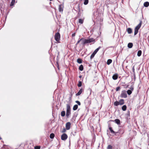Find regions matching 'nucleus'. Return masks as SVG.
<instances>
[{
	"label": "nucleus",
	"mask_w": 149,
	"mask_h": 149,
	"mask_svg": "<svg viewBox=\"0 0 149 149\" xmlns=\"http://www.w3.org/2000/svg\"><path fill=\"white\" fill-rule=\"evenodd\" d=\"M71 108L70 105L69 104H66V116L68 118L69 116L71 115Z\"/></svg>",
	"instance_id": "nucleus-1"
},
{
	"label": "nucleus",
	"mask_w": 149,
	"mask_h": 149,
	"mask_svg": "<svg viewBox=\"0 0 149 149\" xmlns=\"http://www.w3.org/2000/svg\"><path fill=\"white\" fill-rule=\"evenodd\" d=\"M141 25V22H140V23L137 25L134 29V35H136L138 32L139 29L140 28Z\"/></svg>",
	"instance_id": "nucleus-2"
},
{
	"label": "nucleus",
	"mask_w": 149,
	"mask_h": 149,
	"mask_svg": "<svg viewBox=\"0 0 149 149\" xmlns=\"http://www.w3.org/2000/svg\"><path fill=\"white\" fill-rule=\"evenodd\" d=\"M55 40L58 42H59L60 39V35L59 33H56L55 35Z\"/></svg>",
	"instance_id": "nucleus-3"
},
{
	"label": "nucleus",
	"mask_w": 149,
	"mask_h": 149,
	"mask_svg": "<svg viewBox=\"0 0 149 149\" xmlns=\"http://www.w3.org/2000/svg\"><path fill=\"white\" fill-rule=\"evenodd\" d=\"M127 96L126 91L125 90L122 91L120 95V97L122 98H126L127 97Z\"/></svg>",
	"instance_id": "nucleus-4"
},
{
	"label": "nucleus",
	"mask_w": 149,
	"mask_h": 149,
	"mask_svg": "<svg viewBox=\"0 0 149 149\" xmlns=\"http://www.w3.org/2000/svg\"><path fill=\"white\" fill-rule=\"evenodd\" d=\"M116 134V132L114 131H107V134L109 136H114Z\"/></svg>",
	"instance_id": "nucleus-5"
},
{
	"label": "nucleus",
	"mask_w": 149,
	"mask_h": 149,
	"mask_svg": "<svg viewBox=\"0 0 149 149\" xmlns=\"http://www.w3.org/2000/svg\"><path fill=\"white\" fill-rule=\"evenodd\" d=\"M109 121L115 122L118 125H120V120L118 119H115L114 120H111Z\"/></svg>",
	"instance_id": "nucleus-6"
},
{
	"label": "nucleus",
	"mask_w": 149,
	"mask_h": 149,
	"mask_svg": "<svg viewBox=\"0 0 149 149\" xmlns=\"http://www.w3.org/2000/svg\"><path fill=\"white\" fill-rule=\"evenodd\" d=\"M87 43H90L92 42H94L95 41V40L93 38H90L88 39H86Z\"/></svg>",
	"instance_id": "nucleus-7"
},
{
	"label": "nucleus",
	"mask_w": 149,
	"mask_h": 149,
	"mask_svg": "<svg viewBox=\"0 0 149 149\" xmlns=\"http://www.w3.org/2000/svg\"><path fill=\"white\" fill-rule=\"evenodd\" d=\"M68 138V136L65 134H63L61 136V139L63 140H65L67 139Z\"/></svg>",
	"instance_id": "nucleus-8"
},
{
	"label": "nucleus",
	"mask_w": 149,
	"mask_h": 149,
	"mask_svg": "<svg viewBox=\"0 0 149 149\" xmlns=\"http://www.w3.org/2000/svg\"><path fill=\"white\" fill-rule=\"evenodd\" d=\"M71 123L70 122H68L66 124V128L67 130H69L70 129Z\"/></svg>",
	"instance_id": "nucleus-9"
},
{
	"label": "nucleus",
	"mask_w": 149,
	"mask_h": 149,
	"mask_svg": "<svg viewBox=\"0 0 149 149\" xmlns=\"http://www.w3.org/2000/svg\"><path fill=\"white\" fill-rule=\"evenodd\" d=\"M63 6L62 4L59 5L58 6V10L59 12H62L63 10Z\"/></svg>",
	"instance_id": "nucleus-10"
},
{
	"label": "nucleus",
	"mask_w": 149,
	"mask_h": 149,
	"mask_svg": "<svg viewBox=\"0 0 149 149\" xmlns=\"http://www.w3.org/2000/svg\"><path fill=\"white\" fill-rule=\"evenodd\" d=\"M81 39H82V40H81V43L82 44L84 45L86 44H87L86 39H85L84 38H81Z\"/></svg>",
	"instance_id": "nucleus-11"
},
{
	"label": "nucleus",
	"mask_w": 149,
	"mask_h": 149,
	"mask_svg": "<svg viewBox=\"0 0 149 149\" xmlns=\"http://www.w3.org/2000/svg\"><path fill=\"white\" fill-rule=\"evenodd\" d=\"M118 78V74L117 73H115L112 76V78L114 80H116Z\"/></svg>",
	"instance_id": "nucleus-12"
},
{
	"label": "nucleus",
	"mask_w": 149,
	"mask_h": 149,
	"mask_svg": "<svg viewBox=\"0 0 149 149\" xmlns=\"http://www.w3.org/2000/svg\"><path fill=\"white\" fill-rule=\"evenodd\" d=\"M83 91V88H81L80 89V90H79V92H78V93H77V94H76V96H78V95H80L81 94Z\"/></svg>",
	"instance_id": "nucleus-13"
},
{
	"label": "nucleus",
	"mask_w": 149,
	"mask_h": 149,
	"mask_svg": "<svg viewBox=\"0 0 149 149\" xmlns=\"http://www.w3.org/2000/svg\"><path fill=\"white\" fill-rule=\"evenodd\" d=\"M127 31L128 34H131L132 33V30L130 28H129L127 29Z\"/></svg>",
	"instance_id": "nucleus-14"
},
{
	"label": "nucleus",
	"mask_w": 149,
	"mask_h": 149,
	"mask_svg": "<svg viewBox=\"0 0 149 149\" xmlns=\"http://www.w3.org/2000/svg\"><path fill=\"white\" fill-rule=\"evenodd\" d=\"M119 104L120 105H122L124 104V100L123 99H120L119 101Z\"/></svg>",
	"instance_id": "nucleus-15"
},
{
	"label": "nucleus",
	"mask_w": 149,
	"mask_h": 149,
	"mask_svg": "<svg viewBox=\"0 0 149 149\" xmlns=\"http://www.w3.org/2000/svg\"><path fill=\"white\" fill-rule=\"evenodd\" d=\"M133 46V43L131 42L129 43L128 44L127 47L129 48H132Z\"/></svg>",
	"instance_id": "nucleus-16"
},
{
	"label": "nucleus",
	"mask_w": 149,
	"mask_h": 149,
	"mask_svg": "<svg viewBox=\"0 0 149 149\" xmlns=\"http://www.w3.org/2000/svg\"><path fill=\"white\" fill-rule=\"evenodd\" d=\"M144 6L145 7H148L149 5V3L148 2L146 1L144 3Z\"/></svg>",
	"instance_id": "nucleus-17"
},
{
	"label": "nucleus",
	"mask_w": 149,
	"mask_h": 149,
	"mask_svg": "<svg viewBox=\"0 0 149 149\" xmlns=\"http://www.w3.org/2000/svg\"><path fill=\"white\" fill-rule=\"evenodd\" d=\"M78 106L77 104H75L73 107V110H76L78 108Z\"/></svg>",
	"instance_id": "nucleus-18"
},
{
	"label": "nucleus",
	"mask_w": 149,
	"mask_h": 149,
	"mask_svg": "<svg viewBox=\"0 0 149 149\" xmlns=\"http://www.w3.org/2000/svg\"><path fill=\"white\" fill-rule=\"evenodd\" d=\"M127 107L126 105H124L122 107V110L123 111H125L126 110Z\"/></svg>",
	"instance_id": "nucleus-19"
},
{
	"label": "nucleus",
	"mask_w": 149,
	"mask_h": 149,
	"mask_svg": "<svg viewBox=\"0 0 149 149\" xmlns=\"http://www.w3.org/2000/svg\"><path fill=\"white\" fill-rule=\"evenodd\" d=\"M141 54H142L141 51V50H139L138 52L137 55L139 57V56H140L141 55Z\"/></svg>",
	"instance_id": "nucleus-20"
},
{
	"label": "nucleus",
	"mask_w": 149,
	"mask_h": 149,
	"mask_svg": "<svg viewBox=\"0 0 149 149\" xmlns=\"http://www.w3.org/2000/svg\"><path fill=\"white\" fill-rule=\"evenodd\" d=\"M65 111H62L61 112V114L62 116L64 117L65 115Z\"/></svg>",
	"instance_id": "nucleus-21"
},
{
	"label": "nucleus",
	"mask_w": 149,
	"mask_h": 149,
	"mask_svg": "<svg viewBox=\"0 0 149 149\" xmlns=\"http://www.w3.org/2000/svg\"><path fill=\"white\" fill-rule=\"evenodd\" d=\"M112 60H111V59H109L107 61V64L108 65H109L112 63Z\"/></svg>",
	"instance_id": "nucleus-22"
},
{
	"label": "nucleus",
	"mask_w": 149,
	"mask_h": 149,
	"mask_svg": "<svg viewBox=\"0 0 149 149\" xmlns=\"http://www.w3.org/2000/svg\"><path fill=\"white\" fill-rule=\"evenodd\" d=\"M84 67L82 65H81L79 67V69L80 71H82L83 70Z\"/></svg>",
	"instance_id": "nucleus-23"
},
{
	"label": "nucleus",
	"mask_w": 149,
	"mask_h": 149,
	"mask_svg": "<svg viewBox=\"0 0 149 149\" xmlns=\"http://www.w3.org/2000/svg\"><path fill=\"white\" fill-rule=\"evenodd\" d=\"M77 62L79 63H81L82 62V59L80 58H78L77 60Z\"/></svg>",
	"instance_id": "nucleus-24"
},
{
	"label": "nucleus",
	"mask_w": 149,
	"mask_h": 149,
	"mask_svg": "<svg viewBox=\"0 0 149 149\" xmlns=\"http://www.w3.org/2000/svg\"><path fill=\"white\" fill-rule=\"evenodd\" d=\"M50 138L51 139H53L54 137V133H51L50 135Z\"/></svg>",
	"instance_id": "nucleus-25"
},
{
	"label": "nucleus",
	"mask_w": 149,
	"mask_h": 149,
	"mask_svg": "<svg viewBox=\"0 0 149 149\" xmlns=\"http://www.w3.org/2000/svg\"><path fill=\"white\" fill-rule=\"evenodd\" d=\"M15 3V0H12V1L11 3L10 4V6H13Z\"/></svg>",
	"instance_id": "nucleus-26"
},
{
	"label": "nucleus",
	"mask_w": 149,
	"mask_h": 149,
	"mask_svg": "<svg viewBox=\"0 0 149 149\" xmlns=\"http://www.w3.org/2000/svg\"><path fill=\"white\" fill-rule=\"evenodd\" d=\"M114 105L116 106H118V105H120L119 104V102L117 101H116L114 103Z\"/></svg>",
	"instance_id": "nucleus-27"
},
{
	"label": "nucleus",
	"mask_w": 149,
	"mask_h": 149,
	"mask_svg": "<svg viewBox=\"0 0 149 149\" xmlns=\"http://www.w3.org/2000/svg\"><path fill=\"white\" fill-rule=\"evenodd\" d=\"M84 22V19H80L79 20V23L80 24H82Z\"/></svg>",
	"instance_id": "nucleus-28"
},
{
	"label": "nucleus",
	"mask_w": 149,
	"mask_h": 149,
	"mask_svg": "<svg viewBox=\"0 0 149 149\" xmlns=\"http://www.w3.org/2000/svg\"><path fill=\"white\" fill-rule=\"evenodd\" d=\"M101 48V47H99L98 48L96 49L93 52L96 54Z\"/></svg>",
	"instance_id": "nucleus-29"
},
{
	"label": "nucleus",
	"mask_w": 149,
	"mask_h": 149,
	"mask_svg": "<svg viewBox=\"0 0 149 149\" xmlns=\"http://www.w3.org/2000/svg\"><path fill=\"white\" fill-rule=\"evenodd\" d=\"M88 3V0H84V4L85 5H87Z\"/></svg>",
	"instance_id": "nucleus-30"
},
{
	"label": "nucleus",
	"mask_w": 149,
	"mask_h": 149,
	"mask_svg": "<svg viewBox=\"0 0 149 149\" xmlns=\"http://www.w3.org/2000/svg\"><path fill=\"white\" fill-rule=\"evenodd\" d=\"M80 16H81L80 10L78 11V16L77 17H75V18H76V19L77 18V17L79 18V17H80Z\"/></svg>",
	"instance_id": "nucleus-31"
},
{
	"label": "nucleus",
	"mask_w": 149,
	"mask_h": 149,
	"mask_svg": "<svg viewBox=\"0 0 149 149\" xmlns=\"http://www.w3.org/2000/svg\"><path fill=\"white\" fill-rule=\"evenodd\" d=\"M82 85V82L81 81H79L77 85V86L79 87H80Z\"/></svg>",
	"instance_id": "nucleus-32"
},
{
	"label": "nucleus",
	"mask_w": 149,
	"mask_h": 149,
	"mask_svg": "<svg viewBox=\"0 0 149 149\" xmlns=\"http://www.w3.org/2000/svg\"><path fill=\"white\" fill-rule=\"evenodd\" d=\"M127 93L128 95H130L132 93V91L130 90H128L127 91Z\"/></svg>",
	"instance_id": "nucleus-33"
},
{
	"label": "nucleus",
	"mask_w": 149,
	"mask_h": 149,
	"mask_svg": "<svg viewBox=\"0 0 149 149\" xmlns=\"http://www.w3.org/2000/svg\"><path fill=\"white\" fill-rule=\"evenodd\" d=\"M40 147L39 146H36L34 147L35 149H40Z\"/></svg>",
	"instance_id": "nucleus-34"
},
{
	"label": "nucleus",
	"mask_w": 149,
	"mask_h": 149,
	"mask_svg": "<svg viewBox=\"0 0 149 149\" xmlns=\"http://www.w3.org/2000/svg\"><path fill=\"white\" fill-rule=\"evenodd\" d=\"M82 39H81V38L77 42L76 44V45H77L80 42V41H81V40H82Z\"/></svg>",
	"instance_id": "nucleus-35"
},
{
	"label": "nucleus",
	"mask_w": 149,
	"mask_h": 149,
	"mask_svg": "<svg viewBox=\"0 0 149 149\" xmlns=\"http://www.w3.org/2000/svg\"><path fill=\"white\" fill-rule=\"evenodd\" d=\"M120 87L119 86L117 87L116 88V91H118L119 90H120Z\"/></svg>",
	"instance_id": "nucleus-36"
},
{
	"label": "nucleus",
	"mask_w": 149,
	"mask_h": 149,
	"mask_svg": "<svg viewBox=\"0 0 149 149\" xmlns=\"http://www.w3.org/2000/svg\"><path fill=\"white\" fill-rule=\"evenodd\" d=\"M112 149V146L109 145L107 147V149Z\"/></svg>",
	"instance_id": "nucleus-37"
},
{
	"label": "nucleus",
	"mask_w": 149,
	"mask_h": 149,
	"mask_svg": "<svg viewBox=\"0 0 149 149\" xmlns=\"http://www.w3.org/2000/svg\"><path fill=\"white\" fill-rule=\"evenodd\" d=\"M77 9L78 10V11H80V5H79V4H78V5H77Z\"/></svg>",
	"instance_id": "nucleus-38"
},
{
	"label": "nucleus",
	"mask_w": 149,
	"mask_h": 149,
	"mask_svg": "<svg viewBox=\"0 0 149 149\" xmlns=\"http://www.w3.org/2000/svg\"><path fill=\"white\" fill-rule=\"evenodd\" d=\"M75 102L77 103L78 105H81V103L80 102H79V101H76Z\"/></svg>",
	"instance_id": "nucleus-39"
},
{
	"label": "nucleus",
	"mask_w": 149,
	"mask_h": 149,
	"mask_svg": "<svg viewBox=\"0 0 149 149\" xmlns=\"http://www.w3.org/2000/svg\"><path fill=\"white\" fill-rule=\"evenodd\" d=\"M94 56L93 54H92L90 56V58L91 59L93 58Z\"/></svg>",
	"instance_id": "nucleus-40"
},
{
	"label": "nucleus",
	"mask_w": 149,
	"mask_h": 149,
	"mask_svg": "<svg viewBox=\"0 0 149 149\" xmlns=\"http://www.w3.org/2000/svg\"><path fill=\"white\" fill-rule=\"evenodd\" d=\"M130 88L131 91H132L134 90V88L133 87H131Z\"/></svg>",
	"instance_id": "nucleus-41"
},
{
	"label": "nucleus",
	"mask_w": 149,
	"mask_h": 149,
	"mask_svg": "<svg viewBox=\"0 0 149 149\" xmlns=\"http://www.w3.org/2000/svg\"><path fill=\"white\" fill-rule=\"evenodd\" d=\"M76 33H74L72 34V37H74Z\"/></svg>",
	"instance_id": "nucleus-42"
},
{
	"label": "nucleus",
	"mask_w": 149,
	"mask_h": 149,
	"mask_svg": "<svg viewBox=\"0 0 149 149\" xmlns=\"http://www.w3.org/2000/svg\"><path fill=\"white\" fill-rule=\"evenodd\" d=\"M109 129L110 130H112V128L111 127H110L109 128Z\"/></svg>",
	"instance_id": "nucleus-43"
},
{
	"label": "nucleus",
	"mask_w": 149,
	"mask_h": 149,
	"mask_svg": "<svg viewBox=\"0 0 149 149\" xmlns=\"http://www.w3.org/2000/svg\"><path fill=\"white\" fill-rule=\"evenodd\" d=\"M73 131V132H72V133H71L72 134H73L74 133H76L75 131Z\"/></svg>",
	"instance_id": "nucleus-44"
},
{
	"label": "nucleus",
	"mask_w": 149,
	"mask_h": 149,
	"mask_svg": "<svg viewBox=\"0 0 149 149\" xmlns=\"http://www.w3.org/2000/svg\"><path fill=\"white\" fill-rule=\"evenodd\" d=\"M94 52H93V53L92 54H93V55L95 56V55L96 54Z\"/></svg>",
	"instance_id": "nucleus-45"
},
{
	"label": "nucleus",
	"mask_w": 149,
	"mask_h": 149,
	"mask_svg": "<svg viewBox=\"0 0 149 149\" xmlns=\"http://www.w3.org/2000/svg\"><path fill=\"white\" fill-rule=\"evenodd\" d=\"M90 91H91V92H90V94H91V93L92 90H91V89H90Z\"/></svg>",
	"instance_id": "nucleus-46"
},
{
	"label": "nucleus",
	"mask_w": 149,
	"mask_h": 149,
	"mask_svg": "<svg viewBox=\"0 0 149 149\" xmlns=\"http://www.w3.org/2000/svg\"><path fill=\"white\" fill-rule=\"evenodd\" d=\"M133 72H134V68H133Z\"/></svg>",
	"instance_id": "nucleus-47"
},
{
	"label": "nucleus",
	"mask_w": 149,
	"mask_h": 149,
	"mask_svg": "<svg viewBox=\"0 0 149 149\" xmlns=\"http://www.w3.org/2000/svg\"><path fill=\"white\" fill-rule=\"evenodd\" d=\"M128 86H129V85H127V86L126 87V88H127V87H128Z\"/></svg>",
	"instance_id": "nucleus-48"
},
{
	"label": "nucleus",
	"mask_w": 149,
	"mask_h": 149,
	"mask_svg": "<svg viewBox=\"0 0 149 149\" xmlns=\"http://www.w3.org/2000/svg\"><path fill=\"white\" fill-rule=\"evenodd\" d=\"M65 131H62V132H65Z\"/></svg>",
	"instance_id": "nucleus-49"
},
{
	"label": "nucleus",
	"mask_w": 149,
	"mask_h": 149,
	"mask_svg": "<svg viewBox=\"0 0 149 149\" xmlns=\"http://www.w3.org/2000/svg\"><path fill=\"white\" fill-rule=\"evenodd\" d=\"M2 139L1 138V137H0V139Z\"/></svg>",
	"instance_id": "nucleus-50"
},
{
	"label": "nucleus",
	"mask_w": 149,
	"mask_h": 149,
	"mask_svg": "<svg viewBox=\"0 0 149 149\" xmlns=\"http://www.w3.org/2000/svg\"><path fill=\"white\" fill-rule=\"evenodd\" d=\"M128 112H129V115H130V111H128Z\"/></svg>",
	"instance_id": "nucleus-51"
},
{
	"label": "nucleus",
	"mask_w": 149,
	"mask_h": 149,
	"mask_svg": "<svg viewBox=\"0 0 149 149\" xmlns=\"http://www.w3.org/2000/svg\"><path fill=\"white\" fill-rule=\"evenodd\" d=\"M63 130H65V129H64Z\"/></svg>",
	"instance_id": "nucleus-52"
},
{
	"label": "nucleus",
	"mask_w": 149,
	"mask_h": 149,
	"mask_svg": "<svg viewBox=\"0 0 149 149\" xmlns=\"http://www.w3.org/2000/svg\"><path fill=\"white\" fill-rule=\"evenodd\" d=\"M134 77H135V74L134 73Z\"/></svg>",
	"instance_id": "nucleus-53"
},
{
	"label": "nucleus",
	"mask_w": 149,
	"mask_h": 149,
	"mask_svg": "<svg viewBox=\"0 0 149 149\" xmlns=\"http://www.w3.org/2000/svg\"><path fill=\"white\" fill-rule=\"evenodd\" d=\"M91 102H90V104H91Z\"/></svg>",
	"instance_id": "nucleus-54"
},
{
	"label": "nucleus",
	"mask_w": 149,
	"mask_h": 149,
	"mask_svg": "<svg viewBox=\"0 0 149 149\" xmlns=\"http://www.w3.org/2000/svg\"><path fill=\"white\" fill-rule=\"evenodd\" d=\"M50 0V1H52V0Z\"/></svg>",
	"instance_id": "nucleus-55"
}]
</instances>
